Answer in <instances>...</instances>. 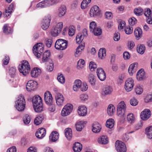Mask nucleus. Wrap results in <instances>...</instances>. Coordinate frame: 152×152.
Returning a JSON list of instances; mask_svg holds the SVG:
<instances>
[{
	"mask_svg": "<svg viewBox=\"0 0 152 152\" xmlns=\"http://www.w3.org/2000/svg\"><path fill=\"white\" fill-rule=\"evenodd\" d=\"M41 73V70L37 68H34L32 69L31 73V77L36 78Z\"/></svg>",
	"mask_w": 152,
	"mask_h": 152,
	"instance_id": "24",
	"label": "nucleus"
},
{
	"mask_svg": "<svg viewBox=\"0 0 152 152\" xmlns=\"http://www.w3.org/2000/svg\"><path fill=\"white\" fill-rule=\"evenodd\" d=\"M67 43V41L66 40L60 39L56 41L55 47L56 49L63 50L66 48Z\"/></svg>",
	"mask_w": 152,
	"mask_h": 152,
	"instance_id": "6",
	"label": "nucleus"
},
{
	"mask_svg": "<svg viewBox=\"0 0 152 152\" xmlns=\"http://www.w3.org/2000/svg\"><path fill=\"white\" fill-rule=\"evenodd\" d=\"M57 79L61 83L63 84L65 82V78L62 74H60L58 75L57 77Z\"/></svg>",
	"mask_w": 152,
	"mask_h": 152,
	"instance_id": "48",
	"label": "nucleus"
},
{
	"mask_svg": "<svg viewBox=\"0 0 152 152\" xmlns=\"http://www.w3.org/2000/svg\"><path fill=\"white\" fill-rule=\"evenodd\" d=\"M58 15L61 17L65 15L66 12V9L64 6H61L59 9Z\"/></svg>",
	"mask_w": 152,
	"mask_h": 152,
	"instance_id": "32",
	"label": "nucleus"
},
{
	"mask_svg": "<svg viewBox=\"0 0 152 152\" xmlns=\"http://www.w3.org/2000/svg\"><path fill=\"white\" fill-rule=\"evenodd\" d=\"M143 11V10L141 8H135L134 10V14L137 16H139L142 15V12Z\"/></svg>",
	"mask_w": 152,
	"mask_h": 152,
	"instance_id": "47",
	"label": "nucleus"
},
{
	"mask_svg": "<svg viewBox=\"0 0 152 152\" xmlns=\"http://www.w3.org/2000/svg\"><path fill=\"white\" fill-rule=\"evenodd\" d=\"M46 129L45 128H42L39 129L35 133L36 137L39 139H42L44 137L46 134Z\"/></svg>",
	"mask_w": 152,
	"mask_h": 152,
	"instance_id": "18",
	"label": "nucleus"
},
{
	"mask_svg": "<svg viewBox=\"0 0 152 152\" xmlns=\"http://www.w3.org/2000/svg\"><path fill=\"white\" fill-rule=\"evenodd\" d=\"M136 64H131L128 69V71L130 75H132L135 72V70L134 68L135 67Z\"/></svg>",
	"mask_w": 152,
	"mask_h": 152,
	"instance_id": "42",
	"label": "nucleus"
},
{
	"mask_svg": "<svg viewBox=\"0 0 152 152\" xmlns=\"http://www.w3.org/2000/svg\"><path fill=\"white\" fill-rule=\"evenodd\" d=\"M26 103L24 96H19L15 103L16 109L19 111H23L25 108Z\"/></svg>",
	"mask_w": 152,
	"mask_h": 152,
	"instance_id": "4",
	"label": "nucleus"
},
{
	"mask_svg": "<svg viewBox=\"0 0 152 152\" xmlns=\"http://www.w3.org/2000/svg\"><path fill=\"white\" fill-rule=\"evenodd\" d=\"M152 14L151 10L149 8H146L145 10L144 15L146 17L150 16Z\"/></svg>",
	"mask_w": 152,
	"mask_h": 152,
	"instance_id": "59",
	"label": "nucleus"
},
{
	"mask_svg": "<svg viewBox=\"0 0 152 152\" xmlns=\"http://www.w3.org/2000/svg\"><path fill=\"white\" fill-rule=\"evenodd\" d=\"M53 42V40L51 38L46 39L45 40L46 45L48 48L51 47Z\"/></svg>",
	"mask_w": 152,
	"mask_h": 152,
	"instance_id": "53",
	"label": "nucleus"
},
{
	"mask_svg": "<svg viewBox=\"0 0 152 152\" xmlns=\"http://www.w3.org/2000/svg\"><path fill=\"white\" fill-rule=\"evenodd\" d=\"M137 21L136 19L134 17H132L130 18L129 20V23L131 26L134 25L137 23Z\"/></svg>",
	"mask_w": 152,
	"mask_h": 152,
	"instance_id": "56",
	"label": "nucleus"
},
{
	"mask_svg": "<svg viewBox=\"0 0 152 152\" xmlns=\"http://www.w3.org/2000/svg\"><path fill=\"white\" fill-rule=\"evenodd\" d=\"M115 147L118 152H126V148L125 143L117 140L115 143Z\"/></svg>",
	"mask_w": 152,
	"mask_h": 152,
	"instance_id": "10",
	"label": "nucleus"
},
{
	"mask_svg": "<svg viewBox=\"0 0 152 152\" xmlns=\"http://www.w3.org/2000/svg\"><path fill=\"white\" fill-rule=\"evenodd\" d=\"M53 64L52 63H50L48 64L47 69L49 72L52 71L53 69Z\"/></svg>",
	"mask_w": 152,
	"mask_h": 152,
	"instance_id": "64",
	"label": "nucleus"
},
{
	"mask_svg": "<svg viewBox=\"0 0 152 152\" xmlns=\"http://www.w3.org/2000/svg\"><path fill=\"white\" fill-rule=\"evenodd\" d=\"M134 86V82L132 78L127 79L125 82L124 88L127 92L131 91Z\"/></svg>",
	"mask_w": 152,
	"mask_h": 152,
	"instance_id": "12",
	"label": "nucleus"
},
{
	"mask_svg": "<svg viewBox=\"0 0 152 152\" xmlns=\"http://www.w3.org/2000/svg\"><path fill=\"white\" fill-rule=\"evenodd\" d=\"M138 102L137 100L135 98H132L130 100V103L133 106H135L138 104Z\"/></svg>",
	"mask_w": 152,
	"mask_h": 152,
	"instance_id": "61",
	"label": "nucleus"
},
{
	"mask_svg": "<svg viewBox=\"0 0 152 152\" xmlns=\"http://www.w3.org/2000/svg\"><path fill=\"white\" fill-rule=\"evenodd\" d=\"M85 46V43H83L77 47L76 51L75 54V57L79 56L81 54L82 52L83 51L84 48Z\"/></svg>",
	"mask_w": 152,
	"mask_h": 152,
	"instance_id": "21",
	"label": "nucleus"
},
{
	"mask_svg": "<svg viewBox=\"0 0 152 152\" xmlns=\"http://www.w3.org/2000/svg\"><path fill=\"white\" fill-rule=\"evenodd\" d=\"M37 83L34 80H31L28 81L26 85L27 90L31 91L36 89L37 88Z\"/></svg>",
	"mask_w": 152,
	"mask_h": 152,
	"instance_id": "11",
	"label": "nucleus"
},
{
	"mask_svg": "<svg viewBox=\"0 0 152 152\" xmlns=\"http://www.w3.org/2000/svg\"><path fill=\"white\" fill-rule=\"evenodd\" d=\"M114 126V121L113 119H109L107 121L106 126L107 127L111 129Z\"/></svg>",
	"mask_w": 152,
	"mask_h": 152,
	"instance_id": "40",
	"label": "nucleus"
},
{
	"mask_svg": "<svg viewBox=\"0 0 152 152\" xmlns=\"http://www.w3.org/2000/svg\"><path fill=\"white\" fill-rule=\"evenodd\" d=\"M84 38V36L81 33H78L77 36L76 41V42L79 43L81 42Z\"/></svg>",
	"mask_w": 152,
	"mask_h": 152,
	"instance_id": "45",
	"label": "nucleus"
},
{
	"mask_svg": "<svg viewBox=\"0 0 152 152\" xmlns=\"http://www.w3.org/2000/svg\"><path fill=\"white\" fill-rule=\"evenodd\" d=\"M137 52L141 54H143L145 50V46L143 45H138L137 48Z\"/></svg>",
	"mask_w": 152,
	"mask_h": 152,
	"instance_id": "41",
	"label": "nucleus"
},
{
	"mask_svg": "<svg viewBox=\"0 0 152 152\" xmlns=\"http://www.w3.org/2000/svg\"><path fill=\"white\" fill-rule=\"evenodd\" d=\"M86 122H85L83 121H81L77 122L75 124L76 128L77 131H80L83 128L84 126V124H86Z\"/></svg>",
	"mask_w": 152,
	"mask_h": 152,
	"instance_id": "29",
	"label": "nucleus"
},
{
	"mask_svg": "<svg viewBox=\"0 0 152 152\" xmlns=\"http://www.w3.org/2000/svg\"><path fill=\"white\" fill-rule=\"evenodd\" d=\"M10 75L13 77L16 74V69L14 67H11L10 69Z\"/></svg>",
	"mask_w": 152,
	"mask_h": 152,
	"instance_id": "62",
	"label": "nucleus"
},
{
	"mask_svg": "<svg viewBox=\"0 0 152 152\" xmlns=\"http://www.w3.org/2000/svg\"><path fill=\"white\" fill-rule=\"evenodd\" d=\"M112 91L113 89L111 87L106 86L103 89L102 94L103 96L109 95L111 94Z\"/></svg>",
	"mask_w": 152,
	"mask_h": 152,
	"instance_id": "25",
	"label": "nucleus"
},
{
	"mask_svg": "<svg viewBox=\"0 0 152 152\" xmlns=\"http://www.w3.org/2000/svg\"><path fill=\"white\" fill-rule=\"evenodd\" d=\"M93 33L95 35H100L102 33V30L99 28L96 27Z\"/></svg>",
	"mask_w": 152,
	"mask_h": 152,
	"instance_id": "52",
	"label": "nucleus"
},
{
	"mask_svg": "<svg viewBox=\"0 0 152 152\" xmlns=\"http://www.w3.org/2000/svg\"><path fill=\"white\" fill-rule=\"evenodd\" d=\"M87 113V109L84 106H81L78 107V113L80 116H84L86 115Z\"/></svg>",
	"mask_w": 152,
	"mask_h": 152,
	"instance_id": "19",
	"label": "nucleus"
},
{
	"mask_svg": "<svg viewBox=\"0 0 152 152\" xmlns=\"http://www.w3.org/2000/svg\"><path fill=\"white\" fill-rule=\"evenodd\" d=\"M98 142L102 144H106L108 143V139L106 136L102 135L98 139Z\"/></svg>",
	"mask_w": 152,
	"mask_h": 152,
	"instance_id": "23",
	"label": "nucleus"
},
{
	"mask_svg": "<svg viewBox=\"0 0 152 152\" xmlns=\"http://www.w3.org/2000/svg\"><path fill=\"white\" fill-rule=\"evenodd\" d=\"M101 14V11L99 7L96 5H95L92 7L90 11V15L91 17L99 16Z\"/></svg>",
	"mask_w": 152,
	"mask_h": 152,
	"instance_id": "13",
	"label": "nucleus"
},
{
	"mask_svg": "<svg viewBox=\"0 0 152 152\" xmlns=\"http://www.w3.org/2000/svg\"><path fill=\"white\" fill-rule=\"evenodd\" d=\"M91 0H83L81 4V8L82 9H85L87 7L88 4L90 3Z\"/></svg>",
	"mask_w": 152,
	"mask_h": 152,
	"instance_id": "46",
	"label": "nucleus"
},
{
	"mask_svg": "<svg viewBox=\"0 0 152 152\" xmlns=\"http://www.w3.org/2000/svg\"><path fill=\"white\" fill-rule=\"evenodd\" d=\"M75 27L73 26H70L69 31V35L70 36H73L75 33Z\"/></svg>",
	"mask_w": 152,
	"mask_h": 152,
	"instance_id": "50",
	"label": "nucleus"
},
{
	"mask_svg": "<svg viewBox=\"0 0 152 152\" xmlns=\"http://www.w3.org/2000/svg\"><path fill=\"white\" fill-rule=\"evenodd\" d=\"M65 135L66 138L70 140L72 137V132L71 129L70 128H67L65 130Z\"/></svg>",
	"mask_w": 152,
	"mask_h": 152,
	"instance_id": "28",
	"label": "nucleus"
},
{
	"mask_svg": "<svg viewBox=\"0 0 152 152\" xmlns=\"http://www.w3.org/2000/svg\"><path fill=\"white\" fill-rule=\"evenodd\" d=\"M142 88L140 86L136 87L135 89V91L137 94H140L142 92Z\"/></svg>",
	"mask_w": 152,
	"mask_h": 152,
	"instance_id": "60",
	"label": "nucleus"
},
{
	"mask_svg": "<svg viewBox=\"0 0 152 152\" xmlns=\"http://www.w3.org/2000/svg\"><path fill=\"white\" fill-rule=\"evenodd\" d=\"M146 134L148 138L151 139L152 138V126L147 127L146 129Z\"/></svg>",
	"mask_w": 152,
	"mask_h": 152,
	"instance_id": "34",
	"label": "nucleus"
},
{
	"mask_svg": "<svg viewBox=\"0 0 152 152\" xmlns=\"http://www.w3.org/2000/svg\"><path fill=\"white\" fill-rule=\"evenodd\" d=\"M23 122L26 124H28L30 122V118L27 115H26L23 118Z\"/></svg>",
	"mask_w": 152,
	"mask_h": 152,
	"instance_id": "55",
	"label": "nucleus"
},
{
	"mask_svg": "<svg viewBox=\"0 0 152 152\" xmlns=\"http://www.w3.org/2000/svg\"><path fill=\"white\" fill-rule=\"evenodd\" d=\"M49 105L48 108V110L51 112H54L56 110V107L55 104L53 103V102L51 104H48Z\"/></svg>",
	"mask_w": 152,
	"mask_h": 152,
	"instance_id": "58",
	"label": "nucleus"
},
{
	"mask_svg": "<svg viewBox=\"0 0 152 152\" xmlns=\"http://www.w3.org/2000/svg\"><path fill=\"white\" fill-rule=\"evenodd\" d=\"M43 119L42 116H38L35 118L34 120V124L37 125H39L42 122Z\"/></svg>",
	"mask_w": 152,
	"mask_h": 152,
	"instance_id": "43",
	"label": "nucleus"
},
{
	"mask_svg": "<svg viewBox=\"0 0 152 152\" xmlns=\"http://www.w3.org/2000/svg\"><path fill=\"white\" fill-rule=\"evenodd\" d=\"M101 129V126L100 124L97 122H94L92 126V131L95 133H98Z\"/></svg>",
	"mask_w": 152,
	"mask_h": 152,
	"instance_id": "22",
	"label": "nucleus"
},
{
	"mask_svg": "<svg viewBox=\"0 0 152 152\" xmlns=\"http://www.w3.org/2000/svg\"><path fill=\"white\" fill-rule=\"evenodd\" d=\"M115 110V107L113 104H110L109 105L107 108V112L109 115L112 116L113 115Z\"/></svg>",
	"mask_w": 152,
	"mask_h": 152,
	"instance_id": "30",
	"label": "nucleus"
},
{
	"mask_svg": "<svg viewBox=\"0 0 152 152\" xmlns=\"http://www.w3.org/2000/svg\"><path fill=\"white\" fill-rule=\"evenodd\" d=\"M49 1H45L43 2H40L38 3L37 7H45L47 6H49L50 4H48Z\"/></svg>",
	"mask_w": 152,
	"mask_h": 152,
	"instance_id": "37",
	"label": "nucleus"
},
{
	"mask_svg": "<svg viewBox=\"0 0 152 152\" xmlns=\"http://www.w3.org/2000/svg\"><path fill=\"white\" fill-rule=\"evenodd\" d=\"M73 106L71 104H67L64 106L61 112V115L63 116H66L69 115L72 112Z\"/></svg>",
	"mask_w": 152,
	"mask_h": 152,
	"instance_id": "8",
	"label": "nucleus"
},
{
	"mask_svg": "<svg viewBox=\"0 0 152 152\" xmlns=\"http://www.w3.org/2000/svg\"><path fill=\"white\" fill-rule=\"evenodd\" d=\"M33 51L34 55L38 58H40L41 55V53L44 51V48L43 44L41 43H37L33 47Z\"/></svg>",
	"mask_w": 152,
	"mask_h": 152,
	"instance_id": "5",
	"label": "nucleus"
},
{
	"mask_svg": "<svg viewBox=\"0 0 152 152\" xmlns=\"http://www.w3.org/2000/svg\"><path fill=\"white\" fill-rule=\"evenodd\" d=\"M127 119L129 123L132 124L134 122L135 118L132 113H130L128 114L127 116Z\"/></svg>",
	"mask_w": 152,
	"mask_h": 152,
	"instance_id": "38",
	"label": "nucleus"
},
{
	"mask_svg": "<svg viewBox=\"0 0 152 152\" xmlns=\"http://www.w3.org/2000/svg\"><path fill=\"white\" fill-rule=\"evenodd\" d=\"M144 100L145 102L146 103L151 102L152 101V95H147Z\"/></svg>",
	"mask_w": 152,
	"mask_h": 152,
	"instance_id": "63",
	"label": "nucleus"
},
{
	"mask_svg": "<svg viewBox=\"0 0 152 152\" xmlns=\"http://www.w3.org/2000/svg\"><path fill=\"white\" fill-rule=\"evenodd\" d=\"M96 74L99 79L101 81L104 80L106 78V75L102 68H98L96 70Z\"/></svg>",
	"mask_w": 152,
	"mask_h": 152,
	"instance_id": "15",
	"label": "nucleus"
},
{
	"mask_svg": "<svg viewBox=\"0 0 152 152\" xmlns=\"http://www.w3.org/2000/svg\"><path fill=\"white\" fill-rule=\"evenodd\" d=\"M32 102L35 111L37 113H40L43 110L42 99L39 95H36L32 98Z\"/></svg>",
	"mask_w": 152,
	"mask_h": 152,
	"instance_id": "1",
	"label": "nucleus"
},
{
	"mask_svg": "<svg viewBox=\"0 0 152 152\" xmlns=\"http://www.w3.org/2000/svg\"><path fill=\"white\" fill-rule=\"evenodd\" d=\"M151 112L148 109H145L142 111L140 114L141 118L143 120H146L151 116Z\"/></svg>",
	"mask_w": 152,
	"mask_h": 152,
	"instance_id": "17",
	"label": "nucleus"
},
{
	"mask_svg": "<svg viewBox=\"0 0 152 152\" xmlns=\"http://www.w3.org/2000/svg\"><path fill=\"white\" fill-rule=\"evenodd\" d=\"M51 21V16L48 15L43 19L41 23V28L44 30H47L49 27Z\"/></svg>",
	"mask_w": 152,
	"mask_h": 152,
	"instance_id": "9",
	"label": "nucleus"
},
{
	"mask_svg": "<svg viewBox=\"0 0 152 152\" xmlns=\"http://www.w3.org/2000/svg\"><path fill=\"white\" fill-rule=\"evenodd\" d=\"M55 99L56 103L58 106H61L63 105L64 98L62 94L57 92L55 96Z\"/></svg>",
	"mask_w": 152,
	"mask_h": 152,
	"instance_id": "14",
	"label": "nucleus"
},
{
	"mask_svg": "<svg viewBox=\"0 0 152 152\" xmlns=\"http://www.w3.org/2000/svg\"><path fill=\"white\" fill-rule=\"evenodd\" d=\"M50 54V51L49 50L46 51L44 53L42 57V61L43 62H46L47 61Z\"/></svg>",
	"mask_w": 152,
	"mask_h": 152,
	"instance_id": "39",
	"label": "nucleus"
},
{
	"mask_svg": "<svg viewBox=\"0 0 152 152\" xmlns=\"http://www.w3.org/2000/svg\"><path fill=\"white\" fill-rule=\"evenodd\" d=\"M44 99L47 104H51L53 102L52 95L49 91H47L45 93Z\"/></svg>",
	"mask_w": 152,
	"mask_h": 152,
	"instance_id": "16",
	"label": "nucleus"
},
{
	"mask_svg": "<svg viewBox=\"0 0 152 152\" xmlns=\"http://www.w3.org/2000/svg\"><path fill=\"white\" fill-rule=\"evenodd\" d=\"M126 109V105L124 101H121L119 103L117 108V114L122 120L125 118L124 115Z\"/></svg>",
	"mask_w": 152,
	"mask_h": 152,
	"instance_id": "3",
	"label": "nucleus"
},
{
	"mask_svg": "<svg viewBox=\"0 0 152 152\" xmlns=\"http://www.w3.org/2000/svg\"><path fill=\"white\" fill-rule=\"evenodd\" d=\"M20 72L24 76L28 75L30 70V67L28 62L27 61H23L21 64L18 66Z\"/></svg>",
	"mask_w": 152,
	"mask_h": 152,
	"instance_id": "2",
	"label": "nucleus"
},
{
	"mask_svg": "<svg viewBox=\"0 0 152 152\" xmlns=\"http://www.w3.org/2000/svg\"><path fill=\"white\" fill-rule=\"evenodd\" d=\"M125 31L126 34H131L133 32L132 28L129 26H127L125 28Z\"/></svg>",
	"mask_w": 152,
	"mask_h": 152,
	"instance_id": "57",
	"label": "nucleus"
},
{
	"mask_svg": "<svg viewBox=\"0 0 152 152\" xmlns=\"http://www.w3.org/2000/svg\"><path fill=\"white\" fill-rule=\"evenodd\" d=\"M89 27L90 31L93 32L96 28V23L94 21L91 22L90 24Z\"/></svg>",
	"mask_w": 152,
	"mask_h": 152,
	"instance_id": "51",
	"label": "nucleus"
},
{
	"mask_svg": "<svg viewBox=\"0 0 152 152\" xmlns=\"http://www.w3.org/2000/svg\"><path fill=\"white\" fill-rule=\"evenodd\" d=\"M88 80L91 85L94 86L95 84V77L93 74H90L88 77Z\"/></svg>",
	"mask_w": 152,
	"mask_h": 152,
	"instance_id": "33",
	"label": "nucleus"
},
{
	"mask_svg": "<svg viewBox=\"0 0 152 152\" xmlns=\"http://www.w3.org/2000/svg\"><path fill=\"white\" fill-rule=\"evenodd\" d=\"M13 30L10 27L8 28L7 25H5L3 27V32L5 34H8L12 33Z\"/></svg>",
	"mask_w": 152,
	"mask_h": 152,
	"instance_id": "44",
	"label": "nucleus"
},
{
	"mask_svg": "<svg viewBox=\"0 0 152 152\" xmlns=\"http://www.w3.org/2000/svg\"><path fill=\"white\" fill-rule=\"evenodd\" d=\"M89 68L91 71H93L97 68L96 64L93 61L91 62L89 64Z\"/></svg>",
	"mask_w": 152,
	"mask_h": 152,
	"instance_id": "49",
	"label": "nucleus"
},
{
	"mask_svg": "<svg viewBox=\"0 0 152 152\" xmlns=\"http://www.w3.org/2000/svg\"><path fill=\"white\" fill-rule=\"evenodd\" d=\"M106 56V50L105 49H100L99 51L98 56L101 59L105 58Z\"/></svg>",
	"mask_w": 152,
	"mask_h": 152,
	"instance_id": "35",
	"label": "nucleus"
},
{
	"mask_svg": "<svg viewBox=\"0 0 152 152\" xmlns=\"http://www.w3.org/2000/svg\"><path fill=\"white\" fill-rule=\"evenodd\" d=\"M88 88V86L86 83H83L81 85L79 89L82 91H86Z\"/></svg>",
	"mask_w": 152,
	"mask_h": 152,
	"instance_id": "54",
	"label": "nucleus"
},
{
	"mask_svg": "<svg viewBox=\"0 0 152 152\" xmlns=\"http://www.w3.org/2000/svg\"><path fill=\"white\" fill-rule=\"evenodd\" d=\"M75 84L73 86V89L75 91H77L80 87L82 84L81 81L80 80H76L75 82Z\"/></svg>",
	"mask_w": 152,
	"mask_h": 152,
	"instance_id": "31",
	"label": "nucleus"
},
{
	"mask_svg": "<svg viewBox=\"0 0 152 152\" xmlns=\"http://www.w3.org/2000/svg\"><path fill=\"white\" fill-rule=\"evenodd\" d=\"M136 77L137 80L141 81L145 79V72L143 69H141L137 72Z\"/></svg>",
	"mask_w": 152,
	"mask_h": 152,
	"instance_id": "20",
	"label": "nucleus"
},
{
	"mask_svg": "<svg viewBox=\"0 0 152 152\" xmlns=\"http://www.w3.org/2000/svg\"><path fill=\"white\" fill-rule=\"evenodd\" d=\"M134 34L137 38L141 37L142 35V31L140 28H137L135 29L134 31Z\"/></svg>",
	"mask_w": 152,
	"mask_h": 152,
	"instance_id": "36",
	"label": "nucleus"
},
{
	"mask_svg": "<svg viewBox=\"0 0 152 152\" xmlns=\"http://www.w3.org/2000/svg\"><path fill=\"white\" fill-rule=\"evenodd\" d=\"M63 27V23L61 22L58 23L52 30L51 32V35L53 37H56L61 31Z\"/></svg>",
	"mask_w": 152,
	"mask_h": 152,
	"instance_id": "7",
	"label": "nucleus"
},
{
	"mask_svg": "<svg viewBox=\"0 0 152 152\" xmlns=\"http://www.w3.org/2000/svg\"><path fill=\"white\" fill-rule=\"evenodd\" d=\"M82 148V145L79 142H76L73 145V149L75 152H80Z\"/></svg>",
	"mask_w": 152,
	"mask_h": 152,
	"instance_id": "26",
	"label": "nucleus"
},
{
	"mask_svg": "<svg viewBox=\"0 0 152 152\" xmlns=\"http://www.w3.org/2000/svg\"><path fill=\"white\" fill-rule=\"evenodd\" d=\"M59 134L56 131L52 132L50 137V139L52 141L54 142L58 139Z\"/></svg>",
	"mask_w": 152,
	"mask_h": 152,
	"instance_id": "27",
	"label": "nucleus"
}]
</instances>
